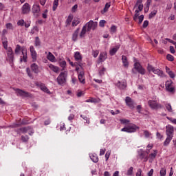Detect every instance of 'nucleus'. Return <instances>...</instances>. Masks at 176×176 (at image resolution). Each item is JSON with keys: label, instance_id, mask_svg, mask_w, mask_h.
<instances>
[{"label": "nucleus", "instance_id": "1", "mask_svg": "<svg viewBox=\"0 0 176 176\" xmlns=\"http://www.w3.org/2000/svg\"><path fill=\"white\" fill-rule=\"evenodd\" d=\"M148 104L151 109H154L155 111H157V109H162V108H163L162 104L159 103L156 98L149 100L148 101Z\"/></svg>", "mask_w": 176, "mask_h": 176}, {"label": "nucleus", "instance_id": "2", "mask_svg": "<svg viewBox=\"0 0 176 176\" xmlns=\"http://www.w3.org/2000/svg\"><path fill=\"white\" fill-rule=\"evenodd\" d=\"M137 71V72H136ZM138 72L141 75H145V69L142 67L140 63L136 62L133 65V68L132 69V74H137Z\"/></svg>", "mask_w": 176, "mask_h": 176}, {"label": "nucleus", "instance_id": "3", "mask_svg": "<svg viewBox=\"0 0 176 176\" xmlns=\"http://www.w3.org/2000/svg\"><path fill=\"white\" fill-rule=\"evenodd\" d=\"M68 73L67 72H62L57 77L58 85H63L67 82V76Z\"/></svg>", "mask_w": 176, "mask_h": 176}, {"label": "nucleus", "instance_id": "4", "mask_svg": "<svg viewBox=\"0 0 176 176\" xmlns=\"http://www.w3.org/2000/svg\"><path fill=\"white\" fill-rule=\"evenodd\" d=\"M140 129V127L137 126V125L133 124L132 125H129L126 127H124L121 129V131H124L125 133H135L137 130Z\"/></svg>", "mask_w": 176, "mask_h": 176}, {"label": "nucleus", "instance_id": "5", "mask_svg": "<svg viewBox=\"0 0 176 176\" xmlns=\"http://www.w3.org/2000/svg\"><path fill=\"white\" fill-rule=\"evenodd\" d=\"M86 28L88 32H90L91 30L94 31L97 28V25H98V23L93 21V20L89 21L86 23Z\"/></svg>", "mask_w": 176, "mask_h": 176}, {"label": "nucleus", "instance_id": "6", "mask_svg": "<svg viewBox=\"0 0 176 176\" xmlns=\"http://www.w3.org/2000/svg\"><path fill=\"white\" fill-rule=\"evenodd\" d=\"M15 92L16 96H19V97H23L24 98H27L28 97H31V94L28 91H25L23 89H15Z\"/></svg>", "mask_w": 176, "mask_h": 176}, {"label": "nucleus", "instance_id": "7", "mask_svg": "<svg viewBox=\"0 0 176 176\" xmlns=\"http://www.w3.org/2000/svg\"><path fill=\"white\" fill-rule=\"evenodd\" d=\"M7 52V60L10 61V63H13L14 60V54H13V50H12V47H8V49L6 50Z\"/></svg>", "mask_w": 176, "mask_h": 176}, {"label": "nucleus", "instance_id": "8", "mask_svg": "<svg viewBox=\"0 0 176 176\" xmlns=\"http://www.w3.org/2000/svg\"><path fill=\"white\" fill-rule=\"evenodd\" d=\"M32 13L35 17H39L41 14V6L38 4H34L32 8Z\"/></svg>", "mask_w": 176, "mask_h": 176}, {"label": "nucleus", "instance_id": "9", "mask_svg": "<svg viewBox=\"0 0 176 176\" xmlns=\"http://www.w3.org/2000/svg\"><path fill=\"white\" fill-rule=\"evenodd\" d=\"M115 85L118 89H120V90H124V89L127 87V81H126V80H122L121 81H118Z\"/></svg>", "mask_w": 176, "mask_h": 176}, {"label": "nucleus", "instance_id": "10", "mask_svg": "<svg viewBox=\"0 0 176 176\" xmlns=\"http://www.w3.org/2000/svg\"><path fill=\"white\" fill-rule=\"evenodd\" d=\"M30 52L31 54V57L32 58L33 63H35L36 61V58H38V54H36V51L35 50V48L31 45L30 47Z\"/></svg>", "mask_w": 176, "mask_h": 176}, {"label": "nucleus", "instance_id": "11", "mask_svg": "<svg viewBox=\"0 0 176 176\" xmlns=\"http://www.w3.org/2000/svg\"><path fill=\"white\" fill-rule=\"evenodd\" d=\"M22 14H28L31 12V6L28 3H25L21 8Z\"/></svg>", "mask_w": 176, "mask_h": 176}, {"label": "nucleus", "instance_id": "12", "mask_svg": "<svg viewBox=\"0 0 176 176\" xmlns=\"http://www.w3.org/2000/svg\"><path fill=\"white\" fill-rule=\"evenodd\" d=\"M166 133L167 136L174 137V126L171 125L166 126Z\"/></svg>", "mask_w": 176, "mask_h": 176}, {"label": "nucleus", "instance_id": "13", "mask_svg": "<svg viewBox=\"0 0 176 176\" xmlns=\"http://www.w3.org/2000/svg\"><path fill=\"white\" fill-rule=\"evenodd\" d=\"M36 86H37L38 87H40L41 90H42V91H44L45 93H47V94L50 93V91L49 90V89H47L46 85H45V84L42 82H36Z\"/></svg>", "mask_w": 176, "mask_h": 176}, {"label": "nucleus", "instance_id": "14", "mask_svg": "<svg viewBox=\"0 0 176 176\" xmlns=\"http://www.w3.org/2000/svg\"><path fill=\"white\" fill-rule=\"evenodd\" d=\"M166 89L169 93H174V87H173V81L172 80H168L166 81Z\"/></svg>", "mask_w": 176, "mask_h": 176}, {"label": "nucleus", "instance_id": "15", "mask_svg": "<svg viewBox=\"0 0 176 176\" xmlns=\"http://www.w3.org/2000/svg\"><path fill=\"white\" fill-rule=\"evenodd\" d=\"M125 102L127 107L133 109L134 108V100L131 98L126 96L125 98Z\"/></svg>", "mask_w": 176, "mask_h": 176}, {"label": "nucleus", "instance_id": "16", "mask_svg": "<svg viewBox=\"0 0 176 176\" xmlns=\"http://www.w3.org/2000/svg\"><path fill=\"white\" fill-rule=\"evenodd\" d=\"M78 76L79 82H80V83H82V85H85V83H86V78H85V72L81 71L78 72Z\"/></svg>", "mask_w": 176, "mask_h": 176}, {"label": "nucleus", "instance_id": "17", "mask_svg": "<svg viewBox=\"0 0 176 176\" xmlns=\"http://www.w3.org/2000/svg\"><path fill=\"white\" fill-rule=\"evenodd\" d=\"M74 58L76 61L78 62L79 67H82V65H83V64L80 63L82 61V55L80 54V52H76L74 54Z\"/></svg>", "mask_w": 176, "mask_h": 176}, {"label": "nucleus", "instance_id": "18", "mask_svg": "<svg viewBox=\"0 0 176 176\" xmlns=\"http://www.w3.org/2000/svg\"><path fill=\"white\" fill-rule=\"evenodd\" d=\"M156 156H157V150H153V153H151L148 156V159H149L148 160L149 163H153Z\"/></svg>", "mask_w": 176, "mask_h": 176}, {"label": "nucleus", "instance_id": "19", "mask_svg": "<svg viewBox=\"0 0 176 176\" xmlns=\"http://www.w3.org/2000/svg\"><path fill=\"white\" fill-rule=\"evenodd\" d=\"M108 58V55L106 52H101L99 55V62L98 63H104L105 60Z\"/></svg>", "mask_w": 176, "mask_h": 176}, {"label": "nucleus", "instance_id": "20", "mask_svg": "<svg viewBox=\"0 0 176 176\" xmlns=\"http://www.w3.org/2000/svg\"><path fill=\"white\" fill-rule=\"evenodd\" d=\"M79 31H80V28H77L72 34V39L74 42H76L78 41V36L79 35Z\"/></svg>", "mask_w": 176, "mask_h": 176}, {"label": "nucleus", "instance_id": "21", "mask_svg": "<svg viewBox=\"0 0 176 176\" xmlns=\"http://www.w3.org/2000/svg\"><path fill=\"white\" fill-rule=\"evenodd\" d=\"M30 68L34 74H39V66H38L36 63H32Z\"/></svg>", "mask_w": 176, "mask_h": 176}, {"label": "nucleus", "instance_id": "22", "mask_svg": "<svg viewBox=\"0 0 176 176\" xmlns=\"http://www.w3.org/2000/svg\"><path fill=\"white\" fill-rule=\"evenodd\" d=\"M22 54L23 56H21V63H27V60L28 58L27 57V50H22Z\"/></svg>", "mask_w": 176, "mask_h": 176}, {"label": "nucleus", "instance_id": "23", "mask_svg": "<svg viewBox=\"0 0 176 176\" xmlns=\"http://www.w3.org/2000/svg\"><path fill=\"white\" fill-rule=\"evenodd\" d=\"M153 74L158 75V76H160V78H164L166 76V75H164V72L160 69H155Z\"/></svg>", "mask_w": 176, "mask_h": 176}, {"label": "nucleus", "instance_id": "24", "mask_svg": "<svg viewBox=\"0 0 176 176\" xmlns=\"http://www.w3.org/2000/svg\"><path fill=\"white\" fill-rule=\"evenodd\" d=\"M120 48V45H116V47H113L109 50V54L110 56H115L116 54V52Z\"/></svg>", "mask_w": 176, "mask_h": 176}, {"label": "nucleus", "instance_id": "25", "mask_svg": "<svg viewBox=\"0 0 176 176\" xmlns=\"http://www.w3.org/2000/svg\"><path fill=\"white\" fill-rule=\"evenodd\" d=\"M49 68L56 74H58V72H60V68H58V67L55 66L53 64H50Z\"/></svg>", "mask_w": 176, "mask_h": 176}, {"label": "nucleus", "instance_id": "26", "mask_svg": "<svg viewBox=\"0 0 176 176\" xmlns=\"http://www.w3.org/2000/svg\"><path fill=\"white\" fill-rule=\"evenodd\" d=\"M122 61L124 67L125 68H127L129 67V60H127V56L122 55Z\"/></svg>", "mask_w": 176, "mask_h": 176}, {"label": "nucleus", "instance_id": "27", "mask_svg": "<svg viewBox=\"0 0 176 176\" xmlns=\"http://www.w3.org/2000/svg\"><path fill=\"white\" fill-rule=\"evenodd\" d=\"M72 20H74V15L72 14L69 15L65 22L66 27H68V25H71V23H72Z\"/></svg>", "mask_w": 176, "mask_h": 176}, {"label": "nucleus", "instance_id": "28", "mask_svg": "<svg viewBox=\"0 0 176 176\" xmlns=\"http://www.w3.org/2000/svg\"><path fill=\"white\" fill-rule=\"evenodd\" d=\"M87 31V28H86V25H84L82 27V29L80 33V38L82 39V38H85V35H86V32Z\"/></svg>", "mask_w": 176, "mask_h": 176}, {"label": "nucleus", "instance_id": "29", "mask_svg": "<svg viewBox=\"0 0 176 176\" xmlns=\"http://www.w3.org/2000/svg\"><path fill=\"white\" fill-rule=\"evenodd\" d=\"M47 58V60H49V61H51L52 63H54L56 60V57L54 56V55H53V54H52V52H48Z\"/></svg>", "mask_w": 176, "mask_h": 176}, {"label": "nucleus", "instance_id": "30", "mask_svg": "<svg viewBox=\"0 0 176 176\" xmlns=\"http://www.w3.org/2000/svg\"><path fill=\"white\" fill-rule=\"evenodd\" d=\"M89 157L94 163H98V156L96 154H90Z\"/></svg>", "mask_w": 176, "mask_h": 176}, {"label": "nucleus", "instance_id": "31", "mask_svg": "<svg viewBox=\"0 0 176 176\" xmlns=\"http://www.w3.org/2000/svg\"><path fill=\"white\" fill-rule=\"evenodd\" d=\"M109 8H111V3H107L104 6L103 10L101 11L102 14H104V13H107Z\"/></svg>", "mask_w": 176, "mask_h": 176}, {"label": "nucleus", "instance_id": "32", "mask_svg": "<svg viewBox=\"0 0 176 176\" xmlns=\"http://www.w3.org/2000/svg\"><path fill=\"white\" fill-rule=\"evenodd\" d=\"M171 140H173V136H167L166 139L164 142V146H167L170 142H171Z\"/></svg>", "mask_w": 176, "mask_h": 176}, {"label": "nucleus", "instance_id": "33", "mask_svg": "<svg viewBox=\"0 0 176 176\" xmlns=\"http://www.w3.org/2000/svg\"><path fill=\"white\" fill-rule=\"evenodd\" d=\"M105 71H107V69L104 67H101L99 69V76H104L105 75Z\"/></svg>", "mask_w": 176, "mask_h": 176}, {"label": "nucleus", "instance_id": "34", "mask_svg": "<svg viewBox=\"0 0 176 176\" xmlns=\"http://www.w3.org/2000/svg\"><path fill=\"white\" fill-rule=\"evenodd\" d=\"M26 74H28V76L30 78V79H34V75L32 74V72H31V69L29 67L26 68Z\"/></svg>", "mask_w": 176, "mask_h": 176}, {"label": "nucleus", "instance_id": "35", "mask_svg": "<svg viewBox=\"0 0 176 176\" xmlns=\"http://www.w3.org/2000/svg\"><path fill=\"white\" fill-rule=\"evenodd\" d=\"M23 50H24V48H21V46H20V45H16L15 48V54H19L20 52H23Z\"/></svg>", "mask_w": 176, "mask_h": 176}, {"label": "nucleus", "instance_id": "36", "mask_svg": "<svg viewBox=\"0 0 176 176\" xmlns=\"http://www.w3.org/2000/svg\"><path fill=\"white\" fill-rule=\"evenodd\" d=\"M143 132L146 138H152V133L148 130H144Z\"/></svg>", "mask_w": 176, "mask_h": 176}, {"label": "nucleus", "instance_id": "37", "mask_svg": "<svg viewBox=\"0 0 176 176\" xmlns=\"http://www.w3.org/2000/svg\"><path fill=\"white\" fill-rule=\"evenodd\" d=\"M140 157L144 160V162H148V155H145L144 152H142L140 154Z\"/></svg>", "mask_w": 176, "mask_h": 176}, {"label": "nucleus", "instance_id": "38", "mask_svg": "<svg viewBox=\"0 0 176 176\" xmlns=\"http://www.w3.org/2000/svg\"><path fill=\"white\" fill-rule=\"evenodd\" d=\"M29 129H30V126L22 127L19 130H20V131H21V133H23V134H25V133H28Z\"/></svg>", "mask_w": 176, "mask_h": 176}, {"label": "nucleus", "instance_id": "39", "mask_svg": "<svg viewBox=\"0 0 176 176\" xmlns=\"http://www.w3.org/2000/svg\"><path fill=\"white\" fill-rule=\"evenodd\" d=\"M6 34H8V30L3 29V31H2V33H1V39L2 40L7 39Z\"/></svg>", "mask_w": 176, "mask_h": 176}, {"label": "nucleus", "instance_id": "40", "mask_svg": "<svg viewBox=\"0 0 176 176\" xmlns=\"http://www.w3.org/2000/svg\"><path fill=\"white\" fill-rule=\"evenodd\" d=\"M156 14H157V10H154L149 14L148 17L149 19H153Z\"/></svg>", "mask_w": 176, "mask_h": 176}, {"label": "nucleus", "instance_id": "41", "mask_svg": "<svg viewBox=\"0 0 176 176\" xmlns=\"http://www.w3.org/2000/svg\"><path fill=\"white\" fill-rule=\"evenodd\" d=\"M1 41H2V43H3V46L4 49L6 50H8V49H9V47H8V38L3 39V40L1 39Z\"/></svg>", "mask_w": 176, "mask_h": 176}, {"label": "nucleus", "instance_id": "42", "mask_svg": "<svg viewBox=\"0 0 176 176\" xmlns=\"http://www.w3.org/2000/svg\"><path fill=\"white\" fill-rule=\"evenodd\" d=\"M34 46H36V47L41 46V40L39 39V37H38V36H36L35 38Z\"/></svg>", "mask_w": 176, "mask_h": 176}, {"label": "nucleus", "instance_id": "43", "mask_svg": "<svg viewBox=\"0 0 176 176\" xmlns=\"http://www.w3.org/2000/svg\"><path fill=\"white\" fill-rule=\"evenodd\" d=\"M135 14L133 16V20H134V21H137V20H138V16H140V14H138V13H140V11H138V10H136L135 11Z\"/></svg>", "mask_w": 176, "mask_h": 176}, {"label": "nucleus", "instance_id": "44", "mask_svg": "<svg viewBox=\"0 0 176 176\" xmlns=\"http://www.w3.org/2000/svg\"><path fill=\"white\" fill-rule=\"evenodd\" d=\"M28 140H30V137H28V135L21 136V141H23V142H28Z\"/></svg>", "mask_w": 176, "mask_h": 176}, {"label": "nucleus", "instance_id": "45", "mask_svg": "<svg viewBox=\"0 0 176 176\" xmlns=\"http://www.w3.org/2000/svg\"><path fill=\"white\" fill-rule=\"evenodd\" d=\"M58 6V0H54V5H53V10L54 12L57 9V7Z\"/></svg>", "mask_w": 176, "mask_h": 176}, {"label": "nucleus", "instance_id": "46", "mask_svg": "<svg viewBox=\"0 0 176 176\" xmlns=\"http://www.w3.org/2000/svg\"><path fill=\"white\" fill-rule=\"evenodd\" d=\"M80 23V21L79 19H76V20H74L72 21V25L73 27H76V25H78V24H79Z\"/></svg>", "mask_w": 176, "mask_h": 176}, {"label": "nucleus", "instance_id": "47", "mask_svg": "<svg viewBox=\"0 0 176 176\" xmlns=\"http://www.w3.org/2000/svg\"><path fill=\"white\" fill-rule=\"evenodd\" d=\"M117 28H118L116 25H112L110 28L111 34H115V32H116Z\"/></svg>", "mask_w": 176, "mask_h": 176}, {"label": "nucleus", "instance_id": "48", "mask_svg": "<svg viewBox=\"0 0 176 176\" xmlns=\"http://www.w3.org/2000/svg\"><path fill=\"white\" fill-rule=\"evenodd\" d=\"M151 3H152V0H147L145 6V10H149V6H151Z\"/></svg>", "mask_w": 176, "mask_h": 176}, {"label": "nucleus", "instance_id": "49", "mask_svg": "<svg viewBox=\"0 0 176 176\" xmlns=\"http://www.w3.org/2000/svg\"><path fill=\"white\" fill-rule=\"evenodd\" d=\"M166 170L165 168H162L160 172V176H166Z\"/></svg>", "mask_w": 176, "mask_h": 176}, {"label": "nucleus", "instance_id": "50", "mask_svg": "<svg viewBox=\"0 0 176 176\" xmlns=\"http://www.w3.org/2000/svg\"><path fill=\"white\" fill-rule=\"evenodd\" d=\"M155 69V67H152L151 65L148 64L147 70L148 71V72H153Z\"/></svg>", "mask_w": 176, "mask_h": 176}, {"label": "nucleus", "instance_id": "51", "mask_svg": "<svg viewBox=\"0 0 176 176\" xmlns=\"http://www.w3.org/2000/svg\"><path fill=\"white\" fill-rule=\"evenodd\" d=\"M133 170H134V168H133V166H131L129 169L127 170L126 175H132Z\"/></svg>", "mask_w": 176, "mask_h": 176}, {"label": "nucleus", "instance_id": "52", "mask_svg": "<svg viewBox=\"0 0 176 176\" xmlns=\"http://www.w3.org/2000/svg\"><path fill=\"white\" fill-rule=\"evenodd\" d=\"M165 107L167 111H168V112H173V107H171L170 104H166Z\"/></svg>", "mask_w": 176, "mask_h": 176}, {"label": "nucleus", "instance_id": "53", "mask_svg": "<svg viewBox=\"0 0 176 176\" xmlns=\"http://www.w3.org/2000/svg\"><path fill=\"white\" fill-rule=\"evenodd\" d=\"M166 59L168 60V61H174V56L171 54H168L166 56Z\"/></svg>", "mask_w": 176, "mask_h": 176}, {"label": "nucleus", "instance_id": "54", "mask_svg": "<svg viewBox=\"0 0 176 176\" xmlns=\"http://www.w3.org/2000/svg\"><path fill=\"white\" fill-rule=\"evenodd\" d=\"M18 25H20V27H23L24 24H25V22L24 21V19H21L17 22Z\"/></svg>", "mask_w": 176, "mask_h": 176}, {"label": "nucleus", "instance_id": "55", "mask_svg": "<svg viewBox=\"0 0 176 176\" xmlns=\"http://www.w3.org/2000/svg\"><path fill=\"white\" fill-rule=\"evenodd\" d=\"M59 64H60V67L63 68V69L64 70V68L67 65V62L65 60H62L61 62H60Z\"/></svg>", "mask_w": 176, "mask_h": 176}, {"label": "nucleus", "instance_id": "56", "mask_svg": "<svg viewBox=\"0 0 176 176\" xmlns=\"http://www.w3.org/2000/svg\"><path fill=\"white\" fill-rule=\"evenodd\" d=\"M49 10H45L43 13H42V18L43 19H47V13Z\"/></svg>", "mask_w": 176, "mask_h": 176}, {"label": "nucleus", "instance_id": "57", "mask_svg": "<svg viewBox=\"0 0 176 176\" xmlns=\"http://www.w3.org/2000/svg\"><path fill=\"white\" fill-rule=\"evenodd\" d=\"M7 30H13V25L10 23H8L6 25Z\"/></svg>", "mask_w": 176, "mask_h": 176}, {"label": "nucleus", "instance_id": "58", "mask_svg": "<svg viewBox=\"0 0 176 176\" xmlns=\"http://www.w3.org/2000/svg\"><path fill=\"white\" fill-rule=\"evenodd\" d=\"M107 23V21L105 20H101L100 22H99V25L100 27H105V24Z\"/></svg>", "mask_w": 176, "mask_h": 176}, {"label": "nucleus", "instance_id": "59", "mask_svg": "<svg viewBox=\"0 0 176 176\" xmlns=\"http://www.w3.org/2000/svg\"><path fill=\"white\" fill-rule=\"evenodd\" d=\"M167 119H168V120H170V122L171 123H173V124H176V119H175V118L167 117Z\"/></svg>", "mask_w": 176, "mask_h": 176}, {"label": "nucleus", "instance_id": "60", "mask_svg": "<svg viewBox=\"0 0 176 176\" xmlns=\"http://www.w3.org/2000/svg\"><path fill=\"white\" fill-rule=\"evenodd\" d=\"M99 53L100 52H98V50L93 51L92 56L96 58L98 56Z\"/></svg>", "mask_w": 176, "mask_h": 176}, {"label": "nucleus", "instance_id": "61", "mask_svg": "<svg viewBox=\"0 0 176 176\" xmlns=\"http://www.w3.org/2000/svg\"><path fill=\"white\" fill-rule=\"evenodd\" d=\"M78 10V4H75L72 8V13H75Z\"/></svg>", "mask_w": 176, "mask_h": 176}, {"label": "nucleus", "instance_id": "62", "mask_svg": "<svg viewBox=\"0 0 176 176\" xmlns=\"http://www.w3.org/2000/svg\"><path fill=\"white\" fill-rule=\"evenodd\" d=\"M120 122L122 124H126V123H130V120H126V119H122V120H120Z\"/></svg>", "mask_w": 176, "mask_h": 176}, {"label": "nucleus", "instance_id": "63", "mask_svg": "<svg viewBox=\"0 0 176 176\" xmlns=\"http://www.w3.org/2000/svg\"><path fill=\"white\" fill-rule=\"evenodd\" d=\"M28 133L29 135H32V134H34V129L30 126V129L28 131Z\"/></svg>", "mask_w": 176, "mask_h": 176}, {"label": "nucleus", "instance_id": "64", "mask_svg": "<svg viewBox=\"0 0 176 176\" xmlns=\"http://www.w3.org/2000/svg\"><path fill=\"white\" fill-rule=\"evenodd\" d=\"M138 20H139V24H141L142 21H144V15H140L138 16Z\"/></svg>", "mask_w": 176, "mask_h": 176}]
</instances>
